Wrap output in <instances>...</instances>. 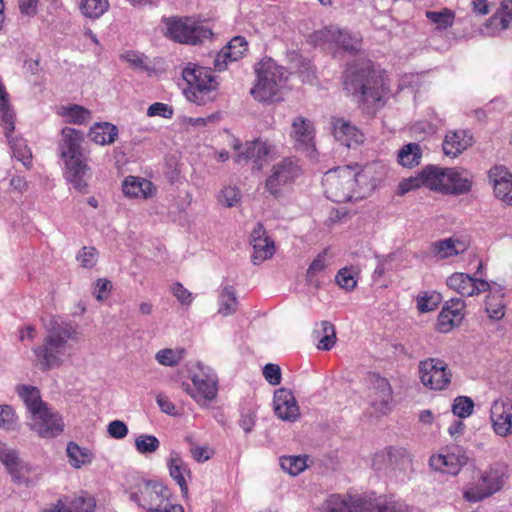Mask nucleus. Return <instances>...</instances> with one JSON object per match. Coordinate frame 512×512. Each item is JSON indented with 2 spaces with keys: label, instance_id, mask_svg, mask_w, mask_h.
<instances>
[{
  "label": "nucleus",
  "instance_id": "nucleus-29",
  "mask_svg": "<svg viewBox=\"0 0 512 512\" xmlns=\"http://www.w3.org/2000/svg\"><path fill=\"white\" fill-rule=\"evenodd\" d=\"M248 43L242 36H236L221 49L215 59V67L218 70H223L228 61H237L247 51Z\"/></svg>",
  "mask_w": 512,
  "mask_h": 512
},
{
  "label": "nucleus",
  "instance_id": "nucleus-24",
  "mask_svg": "<svg viewBox=\"0 0 512 512\" xmlns=\"http://www.w3.org/2000/svg\"><path fill=\"white\" fill-rule=\"evenodd\" d=\"M291 136L295 140L297 149L307 152L306 157H315L313 127L309 120L302 117L295 118L292 122Z\"/></svg>",
  "mask_w": 512,
  "mask_h": 512
},
{
  "label": "nucleus",
  "instance_id": "nucleus-45",
  "mask_svg": "<svg viewBox=\"0 0 512 512\" xmlns=\"http://www.w3.org/2000/svg\"><path fill=\"white\" fill-rule=\"evenodd\" d=\"M185 354L186 350L184 348H165L156 353L155 359L163 366L173 367L178 365L184 359Z\"/></svg>",
  "mask_w": 512,
  "mask_h": 512
},
{
  "label": "nucleus",
  "instance_id": "nucleus-56",
  "mask_svg": "<svg viewBox=\"0 0 512 512\" xmlns=\"http://www.w3.org/2000/svg\"><path fill=\"white\" fill-rule=\"evenodd\" d=\"M17 418L13 408L9 405H0V428L13 430L16 426Z\"/></svg>",
  "mask_w": 512,
  "mask_h": 512
},
{
  "label": "nucleus",
  "instance_id": "nucleus-12",
  "mask_svg": "<svg viewBox=\"0 0 512 512\" xmlns=\"http://www.w3.org/2000/svg\"><path fill=\"white\" fill-rule=\"evenodd\" d=\"M58 151L64 160H85L89 155L85 134L75 128H62Z\"/></svg>",
  "mask_w": 512,
  "mask_h": 512
},
{
  "label": "nucleus",
  "instance_id": "nucleus-35",
  "mask_svg": "<svg viewBox=\"0 0 512 512\" xmlns=\"http://www.w3.org/2000/svg\"><path fill=\"white\" fill-rule=\"evenodd\" d=\"M167 465L169 474L179 485L183 497H187L188 485L185 476L191 474L188 464L182 460L179 454L172 452Z\"/></svg>",
  "mask_w": 512,
  "mask_h": 512
},
{
  "label": "nucleus",
  "instance_id": "nucleus-43",
  "mask_svg": "<svg viewBox=\"0 0 512 512\" xmlns=\"http://www.w3.org/2000/svg\"><path fill=\"white\" fill-rule=\"evenodd\" d=\"M503 294L490 293L487 295L485 300V311L489 318L494 320H500L505 315V303Z\"/></svg>",
  "mask_w": 512,
  "mask_h": 512
},
{
  "label": "nucleus",
  "instance_id": "nucleus-42",
  "mask_svg": "<svg viewBox=\"0 0 512 512\" xmlns=\"http://www.w3.org/2000/svg\"><path fill=\"white\" fill-rule=\"evenodd\" d=\"M425 16L440 31L452 27L455 19V13L448 8L440 11H426Z\"/></svg>",
  "mask_w": 512,
  "mask_h": 512
},
{
  "label": "nucleus",
  "instance_id": "nucleus-14",
  "mask_svg": "<svg viewBox=\"0 0 512 512\" xmlns=\"http://www.w3.org/2000/svg\"><path fill=\"white\" fill-rule=\"evenodd\" d=\"M229 145L235 151V157L239 160H262L277 156V147L267 139L257 138L244 145L239 139L231 136Z\"/></svg>",
  "mask_w": 512,
  "mask_h": 512
},
{
  "label": "nucleus",
  "instance_id": "nucleus-7",
  "mask_svg": "<svg viewBox=\"0 0 512 512\" xmlns=\"http://www.w3.org/2000/svg\"><path fill=\"white\" fill-rule=\"evenodd\" d=\"M0 461L12 481L25 487L35 486L43 477V468L23 460L19 451L0 441Z\"/></svg>",
  "mask_w": 512,
  "mask_h": 512
},
{
  "label": "nucleus",
  "instance_id": "nucleus-30",
  "mask_svg": "<svg viewBox=\"0 0 512 512\" xmlns=\"http://www.w3.org/2000/svg\"><path fill=\"white\" fill-rule=\"evenodd\" d=\"M473 143V137L467 130L449 132L442 143L446 156L455 158Z\"/></svg>",
  "mask_w": 512,
  "mask_h": 512
},
{
  "label": "nucleus",
  "instance_id": "nucleus-41",
  "mask_svg": "<svg viewBox=\"0 0 512 512\" xmlns=\"http://www.w3.org/2000/svg\"><path fill=\"white\" fill-rule=\"evenodd\" d=\"M0 119V125L4 129L6 137L10 139L15 129V113L9 103L8 95L0 98Z\"/></svg>",
  "mask_w": 512,
  "mask_h": 512
},
{
  "label": "nucleus",
  "instance_id": "nucleus-59",
  "mask_svg": "<svg viewBox=\"0 0 512 512\" xmlns=\"http://www.w3.org/2000/svg\"><path fill=\"white\" fill-rule=\"evenodd\" d=\"M412 157V160H420L422 158V148L418 143H408L397 152V160H404Z\"/></svg>",
  "mask_w": 512,
  "mask_h": 512
},
{
  "label": "nucleus",
  "instance_id": "nucleus-1",
  "mask_svg": "<svg viewBox=\"0 0 512 512\" xmlns=\"http://www.w3.org/2000/svg\"><path fill=\"white\" fill-rule=\"evenodd\" d=\"M342 79L348 94L371 105L384 101L390 92L386 80L375 72L370 60L358 59L349 63Z\"/></svg>",
  "mask_w": 512,
  "mask_h": 512
},
{
  "label": "nucleus",
  "instance_id": "nucleus-26",
  "mask_svg": "<svg viewBox=\"0 0 512 512\" xmlns=\"http://www.w3.org/2000/svg\"><path fill=\"white\" fill-rule=\"evenodd\" d=\"M96 506L94 498L88 495L65 496L51 504L42 512H93Z\"/></svg>",
  "mask_w": 512,
  "mask_h": 512
},
{
  "label": "nucleus",
  "instance_id": "nucleus-11",
  "mask_svg": "<svg viewBox=\"0 0 512 512\" xmlns=\"http://www.w3.org/2000/svg\"><path fill=\"white\" fill-rule=\"evenodd\" d=\"M167 35L176 42L197 44L202 39L210 38L213 33L189 19L171 18L167 21Z\"/></svg>",
  "mask_w": 512,
  "mask_h": 512
},
{
  "label": "nucleus",
  "instance_id": "nucleus-19",
  "mask_svg": "<svg viewBox=\"0 0 512 512\" xmlns=\"http://www.w3.org/2000/svg\"><path fill=\"white\" fill-rule=\"evenodd\" d=\"M446 284L450 289L455 290L463 297L478 295L490 289V284L487 281L476 279L460 272L449 276Z\"/></svg>",
  "mask_w": 512,
  "mask_h": 512
},
{
  "label": "nucleus",
  "instance_id": "nucleus-2",
  "mask_svg": "<svg viewBox=\"0 0 512 512\" xmlns=\"http://www.w3.org/2000/svg\"><path fill=\"white\" fill-rule=\"evenodd\" d=\"M420 186L445 194L460 195L470 191L471 181L462 177L454 169L428 165L417 177L404 179L400 182L398 194L404 195Z\"/></svg>",
  "mask_w": 512,
  "mask_h": 512
},
{
  "label": "nucleus",
  "instance_id": "nucleus-47",
  "mask_svg": "<svg viewBox=\"0 0 512 512\" xmlns=\"http://www.w3.org/2000/svg\"><path fill=\"white\" fill-rule=\"evenodd\" d=\"M134 445L139 454L149 455L155 453L159 449L160 441L154 435L141 434L135 439Z\"/></svg>",
  "mask_w": 512,
  "mask_h": 512
},
{
  "label": "nucleus",
  "instance_id": "nucleus-10",
  "mask_svg": "<svg viewBox=\"0 0 512 512\" xmlns=\"http://www.w3.org/2000/svg\"><path fill=\"white\" fill-rule=\"evenodd\" d=\"M505 475V467L502 464L491 465L481 475L479 481L464 492V498L468 502H478L495 494L502 489Z\"/></svg>",
  "mask_w": 512,
  "mask_h": 512
},
{
  "label": "nucleus",
  "instance_id": "nucleus-16",
  "mask_svg": "<svg viewBox=\"0 0 512 512\" xmlns=\"http://www.w3.org/2000/svg\"><path fill=\"white\" fill-rule=\"evenodd\" d=\"M369 399L376 413H387L392 400V389L386 378L377 374L370 376Z\"/></svg>",
  "mask_w": 512,
  "mask_h": 512
},
{
  "label": "nucleus",
  "instance_id": "nucleus-4",
  "mask_svg": "<svg viewBox=\"0 0 512 512\" xmlns=\"http://www.w3.org/2000/svg\"><path fill=\"white\" fill-rule=\"evenodd\" d=\"M18 394L30 413V428L39 436L52 438L63 431L61 417L52 412L42 401L40 391L33 386H20Z\"/></svg>",
  "mask_w": 512,
  "mask_h": 512
},
{
  "label": "nucleus",
  "instance_id": "nucleus-25",
  "mask_svg": "<svg viewBox=\"0 0 512 512\" xmlns=\"http://www.w3.org/2000/svg\"><path fill=\"white\" fill-rule=\"evenodd\" d=\"M275 414L284 421H295L299 415V406L290 390L281 388L274 393Z\"/></svg>",
  "mask_w": 512,
  "mask_h": 512
},
{
  "label": "nucleus",
  "instance_id": "nucleus-31",
  "mask_svg": "<svg viewBox=\"0 0 512 512\" xmlns=\"http://www.w3.org/2000/svg\"><path fill=\"white\" fill-rule=\"evenodd\" d=\"M64 177L74 189L85 193L90 178V168L86 162H65Z\"/></svg>",
  "mask_w": 512,
  "mask_h": 512
},
{
  "label": "nucleus",
  "instance_id": "nucleus-21",
  "mask_svg": "<svg viewBox=\"0 0 512 512\" xmlns=\"http://www.w3.org/2000/svg\"><path fill=\"white\" fill-rule=\"evenodd\" d=\"M299 174L300 168L295 162H278L266 180V188L271 194L276 195L282 186L293 181Z\"/></svg>",
  "mask_w": 512,
  "mask_h": 512
},
{
  "label": "nucleus",
  "instance_id": "nucleus-64",
  "mask_svg": "<svg viewBox=\"0 0 512 512\" xmlns=\"http://www.w3.org/2000/svg\"><path fill=\"white\" fill-rule=\"evenodd\" d=\"M108 433L114 439H123L128 434V427L123 421L114 420L108 425Z\"/></svg>",
  "mask_w": 512,
  "mask_h": 512
},
{
  "label": "nucleus",
  "instance_id": "nucleus-37",
  "mask_svg": "<svg viewBox=\"0 0 512 512\" xmlns=\"http://www.w3.org/2000/svg\"><path fill=\"white\" fill-rule=\"evenodd\" d=\"M57 114L68 124L83 125L88 123L92 114L87 108L78 104L62 105L58 108Z\"/></svg>",
  "mask_w": 512,
  "mask_h": 512
},
{
  "label": "nucleus",
  "instance_id": "nucleus-13",
  "mask_svg": "<svg viewBox=\"0 0 512 512\" xmlns=\"http://www.w3.org/2000/svg\"><path fill=\"white\" fill-rule=\"evenodd\" d=\"M421 382L433 390H443L451 382V371L441 359L429 358L419 364Z\"/></svg>",
  "mask_w": 512,
  "mask_h": 512
},
{
  "label": "nucleus",
  "instance_id": "nucleus-27",
  "mask_svg": "<svg viewBox=\"0 0 512 512\" xmlns=\"http://www.w3.org/2000/svg\"><path fill=\"white\" fill-rule=\"evenodd\" d=\"M332 133L337 141L348 148L357 146L364 141V134L356 126L342 118L333 119Z\"/></svg>",
  "mask_w": 512,
  "mask_h": 512
},
{
  "label": "nucleus",
  "instance_id": "nucleus-36",
  "mask_svg": "<svg viewBox=\"0 0 512 512\" xmlns=\"http://www.w3.org/2000/svg\"><path fill=\"white\" fill-rule=\"evenodd\" d=\"M367 512H420L414 507H410L404 502L387 500L382 497L367 498Z\"/></svg>",
  "mask_w": 512,
  "mask_h": 512
},
{
  "label": "nucleus",
  "instance_id": "nucleus-61",
  "mask_svg": "<svg viewBox=\"0 0 512 512\" xmlns=\"http://www.w3.org/2000/svg\"><path fill=\"white\" fill-rule=\"evenodd\" d=\"M171 292L181 305L189 307L192 304V293L187 290L180 282H176L171 286Z\"/></svg>",
  "mask_w": 512,
  "mask_h": 512
},
{
  "label": "nucleus",
  "instance_id": "nucleus-63",
  "mask_svg": "<svg viewBox=\"0 0 512 512\" xmlns=\"http://www.w3.org/2000/svg\"><path fill=\"white\" fill-rule=\"evenodd\" d=\"M263 375L271 385H278L281 382V369L277 364H266L263 368Z\"/></svg>",
  "mask_w": 512,
  "mask_h": 512
},
{
  "label": "nucleus",
  "instance_id": "nucleus-38",
  "mask_svg": "<svg viewBox=\"0 0 512 512\" xmlns=\"http://www.w3.org/2000/svg\"><path fill=\"white\" fill-rule=\"evenodd\" d=\"M91 141L99 145L111 144L118 136V129L109 122L95 123L89 130Z\"/></svg>",
  "mask_w": 512,
  "mask_h": 512
},
{
  "label": "nucleus",
  "instance_id": "nucleus-53",
  "mask_svg": "<svg viewBox=\"0 0 512 512\" xmlns=\"http://www.w3.org/2000/svg\"><path fill=\"white\" fill-rule=\"evenodd\" d=\"M12 157L15 160H30L32 158L31 149L23 138H13L9 140Z\"/></svg>",
  "mask_w": 512,
  "mask_h": 512
},
{
  "label": "nucleus",
  "instance_id": "nucleus-48",
  "mask_svg": "<svg viewBox=\"0 0 512 512\" xmlns=\"http://www.w3.org/2000/svg\"><path fill=\"white\" fill-rule=\"evenodd\" d=\"M107 0H83L80 5L81 12L89 18H99L108 9Z\"/></svg>",
  "mask_w": 512,
  "mask_h": 512
},
{
  "label": "nucleus",
  "instance_id": "nucleus-34",
  "mask_svg": "<svg viewBox=\"0 0 512 512\" xmlns=\"http://www.w3.org/2000/svg\"><path fill=\"white\" fill-rule=\"evenodd\" d=\"M512 21V0H503L497 11L486 22L488 34L506 30Z\"/></svg>",
  "mask_w": 512,
  "mask_h": 512
},
{
  "label": "nucleus",
  "instance_id": "nucleus-9",
  "mask_svg": "<svg viewBox=\"0 0 512 512\" xmlns=\"http://www.w3.org/2000/svg\"><path fill=\"white\" fill-rule=\"evenodd\" d=\"M170 496V490L165 485L143 478H136L129 488L130 500L147 509L164 504Z\"/></svg>",
  "mask_w": 512,
  "mask_h": 512
},
{
  "label": "nucleus",
  "instance_id": "nucleus-39",
  "mask_svg": "<svg viewBox=\"0 0 512 512\" xmlns=\"http://www.w3.org/2000/svg\"><path fill=\"white\" fill-rule=\"evenodd\" d=\"M218 302L219 314H221L222 316H229L234 314L238 306V301L234 287L230 285L224 286L219 295Z\"/></svg>",
  "mask_w": 512,
  "mask_h": 512
},
{
  "label": "nucleus",
  "instance_id": "nucleus-51",
  "mask_svg": "<svg viewBox=\"0 0 512 512\" xmlns=\"http://www.w3.org/2000/svg\"><path fill=\"white\" fill-rule=\"evenodd\" d=\"M474 402L470 397L458 396L454 399L452 412L459 418H467L473 413Z\"/></svg>",
  "mask_w": 512,
  "mask_h": 512
},
{
  "label": "nucleus",
  "instance_id": "nucleus-62",
  "mask_svg": "<svg viewBox=\"0 0 512 512\" xmlns=\"http://www.w3.org/2000/svg\"><path fill=\"white\" fill-rule=\"evenodd\" d=\"M148 116H161L163 118H171L173 116V109L165 103L156 102L149 106L147 110Z\"/></svg>",
  "mask_w": 512,
  "mask_h": 512
},
{
  "label": "nucleus",
  "instance_id": "nucleus-55",
  "mask_svg": "<svg viewBox=\"0 0 512 512\" xmlns=\"http://www.w3.org/2000/svg\"><path fill=\"white\" fill-rule=\"evenodd\" d=\"M335 281L342 289L347 291H352L357 285L355 275L352 269L348 267H344L337 272Z\"/></svg>",
  "mask_w": 512,
  "mask_h": 512
},
{
  "label": "nucleus",
  "instance_id": "nucleus-8",
  "mask_svg": "<svg viewBox=\"0 0 512 512\" xmlns=\"http://www.w3.org/2000/svg\"><path fill=\"white\" fill-rule=\"evenodd\" d=\"M341 176L345 178L346 187L339 191L337 188V179H331V193L336 198V203H345L351 201L357 188H370L374 185V179L370 176V167L368 164L359 165L346 164L341 166Z\"/></svg>",
  "mask_w": 512,
  "mask_h": 512
},
{
  "label": "nucleus",
  "instance_id": "nucleus-58",
  "mask_svg": "<svg viewBox=\"0 0 512 512\" xmlns=\"http://www.w3.org/2000/svg\"><path fill=\"white\" fill-rule=\"evenodd\" d=\"M488 177L493 187L503 181H512V173L503 165H495L492 167L489 170Z\"/></svg>",
  "mask_w": 512,
  "mask_h": 512
},
{
  "label": "nucleus",
  "instance_id": "nucleus-33",
  "mask_svg": "<svg viewBox=\"0 0 512 512\" xmlns=\"http://www.w3.org/2000/svg\"><path fill=\"white\" fill-rule=\"evenodd\" d=\"M327 41L334 42L345 51L355 52L359 50L360 40L356 34L336 27H329L322 31Z\"/></svg>",
  "mask_w": 512,
  "mask_h": 512
},
{
  "label": "nucleus",
  "instance_id": "nucleus-23",
  "mask_svg": "<svg viewBox=\"0 0 512 512\" xmlns=\"http://www.w3.org/2000/svg\"><path fill=\"white\" fill-rule=\"evenodd\" d=\"M122 191L127 198L148 200L155 197L157 187L146 178L127 176L122 182Z\"/></svg>",
  "mask_w": 512,
  "mask_h": 512
},
{
  "label": "nucleus",
  "instance_id": "nucleus-40",
  "mask_svg": "<svg viewBox=\"0 0 512 512\" xmlns=\"http://www.w3.org/2000/svg\"><path fill=\"white\" fill-rule=\"evenodd\" d=\"M67 456L69 463L74 468H80L83 465L89 464L92 461V453L86 448H81L74 442H69L67 445Z\"/></svg>",
  "mask_w": 512,
  "mask_h": 512
},
{
  "label": "nucleus",
  "instance_id": "nucleus-5",
  "mask_svg": "<svg viewBox=\"0 0 512 512\" xmlns=\"http://www.w3.org/2000/svg\"><path fill=\"white\" fill-rule=\"evenodd\" d=\"M257 80L250 93L260 102L277 99L278 93L288 79L287 70L272 58H265L255 68Z\"/></svg>",
  "mask_w": 512,
  "mask_h": 512
},
{
  "label": "nucleus",
  "instance_id": "nucleus-22",
  "mask_svg": "<svg viewBox=\"0 0 512 512\" xmlns=\"http://www.w3.org/2000/svg\"><path fill=\"white\" fill-rule=\"evenodd\" d=\"M468 457L459 449L446 454H437L430 457L429 464L433 470L456 475L467 463Z\"/></svg>",
  "mask_w": 512,
  "mask_h": 512
},
{
  "label": "nucleus",
  "instance_id": "nucleus-50",
  "mask_svg": "<svg viewBox=\"0 0 512 512\" xmlns=\"http://www.w3.org/2000/svg\"><path fill=\"white\" fill-rule=\"evenodd\" d=\"M217 201L225 207H235L241 201V193L236 187L226 186L219 192Z\"/></svg>",
  "mask_w": 512,
  "mask_h": 512
},
{
  "label": "nucleus",
  "instance_id": "nucleus-18",
  "mask_svg": "<svg viewBox=\"0 0 512 512\" xmlns=\"http://www.w3.org/2000/svg\"><path fill=\"white\" fill-rule=\"evenodd\" d=\"M465 302L461 298H452L445 303L440 311L436 329L440 333H448L458 326L464 318Z\"/></svg>",
  "mask_w": 512,
  "mask_h": 512
},
{
  "label": "nucleus",
  "instance_id": "nucleus-28",
  "mask_svg": "<svg viewBox=\"0 0 512 512\" xmlns=\"http://www.w3.org/2000/svg\"><path fill=\"white\" fill-rule=\"evenodd\" d=\"M367 497H352L345 498L341 495H331L325 501V512H367L366 511Z\"/></svg>",
  "mask_w": 512,
  "mask_h": 512
},
{
  "label": "nucleus",
  "instance_id": "nucleus-46",
  "mask_svg": "<svg viewBox=\"0 0 512 512\" xmlns=\"http://www.w3.org/2000/svg\"><path fill=\"white\" fill-rule=\"evenodd\" d=\"M281 468L292 476H296L307 467V456H283L280 458Z\"/></svg>",
  "mask_w": 512,
  "mask_h": 512
},
{
  "label": "nucleus",
  "instance_id": "nucleus-57",
  "mask_svg": "<svg viewBox=\"0 0 512 512\" xmlns=\"http://www.w3.org/2000/svg\"><path fill=\"white\" fill-rule=\"evenodd\" d=\"M98 251L94 247L84 246L77 255V260L84 268H92L96 265Z\"/></svg>",
  "mask_w": 512,
  "mask_h": 512
},
{
  "label": "nucleus",
  "instance_id": "nucleus-3",
  "mask_svg": "<svg viewBox=\"0 0 512 512\" xmlns=\"http://www.w3.org/2000/svg\"><path fill=\"white\" fill-rule=\"evenodd\" d=\"M46 329L47 335L43 345L34 348V353L42 371H48L62 365L68 347V340L76 334L71 324L60 321L57 317L50 319Z\"/></svg>",
  "mask_w": 512,
  "mask_h": 512
},
{
  "label": "nucleus",
  "instance_id": "nucleus-60",
  "mask_svg": "<svg viewBox=\"0 0 512 512\" xmlns=\"http://www.w3.org/2000/svg\"><path fill=\"white\" fill-rule=\"evenodd\" d=\"M495 197L506 205L512 206V180L503 181L494 186Z\"/></svg>",
  "mask_w": 512,
  "mask_h": 512
},
{
  "label": "nucleus",
  "instance_id": "nucleus-49",
  "mask_svg": "<svg viewBox=\"0 0 512 512\" xmlns=\"http://www.w3.org/2000/svg\"><path fill=\"white\" fill-rule=\"evenodd\" d=\"M417 309L421 313L435 310L441 302V295L435 291L422 292L417 296Z\"/></svg>",
  "mask_w": 512,
  "mask_h": 512
},
{
  "label": "nucleus",
  "instance_id": "nucleus-6",
  "mask_svg": "<svg viewBox=\"0 0 512 512\" xmlns=\"http://www.w3.org/2000/svg\"><path fill=\"white\" fill-rule=\"evenodd\" d=\"M182 77L187 83L184 94L190 102L205 105L216 99L219 83L209 68L190 64L183 70Z\"/></svg>",
  "mask_w": 512,
  "mask_h": 512
},
{
  "label": "nucleus",
  "instance_id": "nucleus-32",
  "mask_svg": "<svg viewBox=\"0 0 512 512\" xmlns=\"http://www.w3.org/2000/svg\"><path fill=\"white\" fill-rule=\"evenodd\" d=\"M468 242L457 238L441 239L430 245V254L439 259H446L464 253L468 249Z\"/></svg>",
  "mask_w": 512,
  "mask_h": 512
},
{
  "label": "nucleus",
  "instance_id": "nucleus-20",
  "mask_svg": "<svg viewBox=\"0 0 512 512\" xmlns=\"http://www.w3.org/2000/svg\"><path fill=\"white\" fill-rule=\"evenodd\" d=\"M372 463L373 467L378 470L385 467L406 469L412 463V456L407 449L403 447L390 446L376 453Z\"/></svg>",
  "mask_w": 512,
  "mask_h": 512
},
{
  "label": "nucleus",
  "instance_id": "nucleus-17",
  "mask_svg": "<svg viewBox=\"0 0 512 512\" xmlns=\"http://www.w3.org/2000/svg\"><path fill=\"white\" fill-rule=\"evenodd\" d=\"M197 371L192 376V382L196 388V393L193 394L195 399L213 400L217 395V376L209 368L201 363H198Z\"/></svg>",
  "mask_w": 512,
  "mask_h": 512
},
{
  "label": "nucleus",
  "instance_id": "nucleus-15",
  "mask_svg": "<svg viewBox=\"0 0 512 512\" xmlns=\"http://www.w3.org/2000/svg\"><path fill=\"white\" fill-rule=\"evenodd\" d=\"M490 419L494 432L501 437L512 434V400L500 398L492 403Z\"/></svg>",
  "mask_w": 512,
  "mask_h": 512
},
{
  "label": "nucleus",
  "instance_id": "nucleus-44",
  "mask_svg": "<svg viewBox=\"0 0 512 512\" xmlns=\"http://www.w3.org/2000/svg\"><path fill=\"white\" fill-rule=\"evenodd\" d=\"M252 245L254 250L252 262L254 265H259L263 261L270 259L275 253L274 241L270 238L262 241H256L255 243H252Z\"/></svg>",
  "mask_w": 512,
  "mask_h": 512
},
{
  "label": "nucleus",
  "instance_id": "nucleus-54",
  "mask_svg": "<svg viewBox=\"0 0 512 512\" xmlns=\"http://www.w3.org/2000/svg\"><path fill=\"white\" fill-rule=\"evenodd\" d=\"M326 255L327 249L318 254L317 257L312 261L306 271V279L308 282L313 283L317 275L325 270L327 267Z\"/></svg>",
  "mask_w": 512,
  "mask_h": 512
},
{
  "label": "nucleus",
  "instance_id": "nucleus-52",
  "mask_svg": "<svg viewBox=\"0 0 512 512\" xmlns=\"http://www.w3.org/2000/svg\"><path fill=\"white\" fill-rule=\"evenodd\" d=\"M340 170H341V166L334 168V169H330L325 173V178H324L325 194H326L327 198L333 202H336V198L333 197L331 190H330L331 179H334V180L337 179V182H338L337 188L339 191L343 190L346 187L345 178H343L340 175L341 174Z\"/></svg>",
  "mask_w": 512,
  "mask_h": 512
}]
</instances>
